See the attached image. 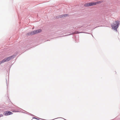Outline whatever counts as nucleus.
I'll return each instance as SVG.
<instances>
[{
  "label": "nucleus",
  "mask_w": 120,
  "mask_h": 120,
  "mask_svg": "<svg viewBox=\"0 0 120 120\" xmlns=\"http://www.w3.org/2000/svg\"><path fill=\"white\" fill-rule=\"evenodd\" d=\"M35 34H36L39 33L41 32V29H39L34 30Z\"/></svg>",
  "instance_id": "nucleus-6"
},
{
  "label": "nucleus",
  "mask_w": 120,
  "mask_h": 120,
  "mask_svg": "<svg viewBox=\"0 0 120 120\" xmlns=\"http://www.w3.org/2000/svg\"><path fill=\"white\" fill-rule=\"evenodd\" d=\"M68 15L67 14H65L64 15H63L61 16V17H60V18H62V17H63L64 16H68Z\"/></svg>",
  "instance_id": "nucleus-8"
},
{
  "label": "nucleus",
  "mask_w": 120,
  "mask_h": 120,
  "mask_svg": "<svg viewBox=\"0 0 120 120\" xmlns=\"http://www.w3.org/2000/svg\"><path fill=\"white\" fill-rule=\"evenodd\" d=\"M90 3H88L87 4H84V6L86 7L89 6H90Z\"/></svg>",
  "instance_id": "nucleus-7"
},
{
  "label": "nucleus",
  "mask_w": 120,
  "mask_h": 120,
  "mask_svg": "<svg viewBox=\"0 0 120 120\" xmlns=\"http://www.w3.org/2000/svg\"><path fill=\"white\" fill-rule=\"evenodd\" d=\"M101 2V1H97L96 2H92L90 3V6H92L93 5H95L98 4H99Z\"/></svg>",
  "instance_id": "nucleus-3"
},
{
  "label": "nucleus",
  "mask_w": 120,
  "mask_h": 120,
  "mask_svg": "<svg viewBox=\"0 0 120 120\" xmlns=\"http://www.w3.org/2000/svg\"><path fill=\"white\" fill-rule=\"evenodd\" d=\"M115 22L116 24L113 23V24L111 25L112 28L114 30L117 29L118 27L119 23V22L118 21H116Z\"/></svg>",
  "instance_id": "nucleus-2"
},
{
  "label": "nucleus",
  "mask_w": 120,
  "mask_h": 120,
  "mask_svg": "<svg viewBox=\"0 0 120 120\" xmlns=\"http://www.w3.org/2000/svg\"><path fill=\"white\" fill-rule=\"evenodd\" d=\"M116 31H117V30H116Z\"/></svg>",
  "instance_id": "nucleus-10"
},
{
  "label": "nucleus",
  "mask_w": 120,
  "mask_h": 120,
  "mask_svg": "<svg viewBox=\"0 0 120 120\" xmlns=\"http://www.w3.org/2000/svg\"><path fill=\"white\" fill-rule=\"evenodd\" d=\"M13 114V113L9 111H8L6 112L5 115L7 116L9 115H11Z\"/></svg>",
  "instance_id": "nucleus-4"
},
{
  "label": "nucleus",
  "mask_w": 120,
  "mask_h": 120,
  "mask_svg": "<svg viewBox=\"0 0 120 120\" xmlns=\"http://www.w3.org/2000/svg\"><path fill=\"white\" fill-rule=\"evenodd\" d=\"M14 56V55L8 57L4 59L1 61L0 62V64L3 63H4L6 62H7L10 60L11 59L13 58Z\"/></svg>",
  "instance_id": "nucleus-1"
},
{
  "label": "nucleus",
  "mask_w": 120,
  "mask_h": 120,
  "mask_svg": "<svg viewBox=\"0 0 120 120\" xmlns=\"http://www.w3.org/2000/svg\"><path fill=\"white\" fill-rule=\"evenodd\" d=\"M34 30L28 33V35H32L35 34V32Z\"/></svg>",
  "instance_id": "nucleus-5"
},
{
  "label": "nucleus",
  "mask_w": 120,
  "mask_h": 120,
  "mask_svg": "<svg viewBox=\"0 0 120 120\" xmlns=\"http://www.w3.org/2000/svg\"><path fill=\"white\" fill-rule=\"evenodd\" d=\"M12 112H16V111H12Z\"/></svg>",
  "instance_id": "nucleus-9"
}]
</instances>
